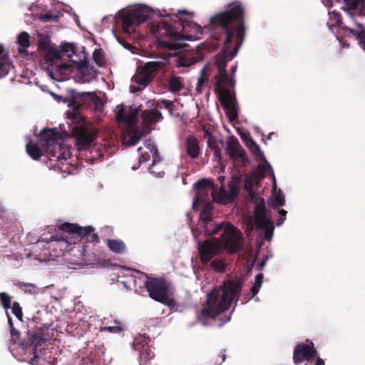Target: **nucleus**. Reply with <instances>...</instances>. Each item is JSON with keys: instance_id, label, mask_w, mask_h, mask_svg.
<instances>
[{"instance_id": "nucleus-1", "label": "nucleus", "mask_w": 365, "mask_h": 365, "mask_svg": "<svg viewBox=\"0 0 365 365\" xmlns=\"http://www.w3.org/2000/svg\"><path fill=\"white\" fill-rule=\"evenodd\" d=\"M186 10H178L175 15L178 21L173 23L166 21L153 24L150 31L162 48L177 51L184 48L185 41H195L200 38L202 32L200 26L192 21L179 16L180 14H188Z\"/></svg>"}, {"instance_id": "nucleus-2", "label": "nucleus", "mask_w": 365, "mask_h": 365, "mask_svg": "<svg viewBox=\"0 0 365 365\" xmlns=\"http://www.w3.org/2000/svg\"><path fill=\"white\" fill-rule=\"evenodd\" d=\"M245 10L241 2L230 4V8L217 13L210 19V24L215 28L221 29L226 34L224 41L225 55L234 57L245 36Z\"/></svg>"}, {"instance_id": "nucleus-3", "label": "nucleus", "mask_w": 365, "mask_h": 365, "mask_svg": "<svg viewBox=\"0 0 365 365\" xmlns=\"http://www.w3.org/2000/svg\"><path fill=\"white\" fill-rule=\"evenodd\" d=\"M242 288L240 281H226L222 285L214 287L207 294V298L197 315L202 325L207 326L211 320L227 311L235 297L239 296Z\"/></svg>"}, {"instance_id": "nucleus-4", "label": "nucleus", "mask_w": 365, "mask_h": 365, "mask_svg": "<svg viewBox=\"0 0 365 365\" xmlns=\"http://www.w3.org/2000/svg\"><path fill=\"white\" fill-rule=\"evenodd\" d=\"M227 64L225 56L218 57L216 60L218 73L215 76V91L230 122L233 123L238 119V103L234 90L235 82L227 73Z\"/></svg>"}, {"instance_id": "nucleus-5", "label": "nucleus", "mask_w": 365, "mask_h": 365, "mask_svg": "<svg viewBox=\"0 0 365 365\" xmlns=\"http://www.w3.org/2000/svg\"><path fill=\"white\" fill-rule=\"evenodd\" d=\"M136 274L143 282L150 298L168 306L173 303V300L168 296L169 284L165 279L149 277L139 271L136 272Z\"/></svg>"}, {"instance_id": "nucleus-6", "label": "nucleus", "mask_w": 365, "mask_h": 365, "mask_svg": "<svg viewBox=\"0 0 365 365\" xmlns=\"http://www.w3.org/2000/svg\"><path fill=\"white\" fill-rule=\"evenodd\" d=\"M150 11L148 6H139L124 11L120 16L123 31L130 34L135 27L145 23L150 17Z\"/></svg>"}, {"instance_id": "nucleus-7", "label": "nucleus", "mask_w": 365, "mask_h": 365, "mask_svg": "<svg viewBox=\"0 0 365 365\" xmlns=\"http://www.w3.org/2000/svg\"><path fill=\"white\" fill-rule=\"evenodd\" d=\"M214 239L217 240L220 245L229 253H237L242 250L244 239L242 232L231 224L227 225L223 228L219 239Z\"/></svg>"}, {"instance_id": "nucleus-8", "label": "nucleus", "mask_w": 365, "mask_h": 365, "mask_svg": "<svg viewBox=\"0 0 365 365\" xmlns=\"http://www.w3.org/2000/svg\"><path fill=\"white\" fill-rule=\"evenodd\" d=\"M162 61H149L139 66L132 81L140 86L137 91H141L153 82L158 72L164 68Z\"/></svg>"}, {"instance_id": "nucleus-9", "label": "nucleus", "mask_w": 365, "mask_h": 365, "mask_svg": "<svg viewBox=\"0 0 365 365\" xmlns=\"http://www.w3.org/2000/svg\"><path fill=\"white\" fill-rule=\"evenodd\" d=\"M58 229L73 235L78 241L85 240L88 242L98 243L100 241L98 235L93 233L94 228L89 225L81 227L77 224L64 222L58 226Z\"/></svg>"}, {"instance_id": "nucleus-10", "label": "nucleus", "mask_w": 365, "mask_h": 365, "mask_svg": "<svg viewBox=\"0 0 365 365\" xmlns=\"http://www.w3.org/2000/svg\"><path fill=\"white\" fill-rule=\"evenodd\" d=\"M227 150L233 163L237 166L245 167L249 163L246 152L235 137H231L227 143Z\"/></svg>"}, {"instance_id": "nucleus-11", "label": "nucleus", "mask_w": 365, "mask_h": 365, "mask_svg": "<svg viewBox=\"0 0 365 365\" xmlns=\"http://www.w3.org/2000/svg\"><path fill=\"white\" fill-rule=\"evenodd\" d=\"M69 94L71 97L72 106L78 109L88 107L90 103H97L100 101V98L94 92H77L74 89L69 90Z\"/></svg>"}, {"instance_id": "nucleus-12", "label": "nucleus", "mask_w": 365, "mask_h": 365, "mask_svg": "<svg viewBox=\"0 0 365 365\" xmlns=\"http://www.w3.org/2000/svg\"><path fill=\"white\" fill-rule=\"evenodd\" d=\"M317 354L314 344L309 341V344L299 343L294 347L293 353V362L297 365L304 361H309L314 359Z\"/></svg>"}, {"instance_id": "nucleus-13", "label": "nucleus", "mask_w": 365, "mask_h": 365, "mask_svg": "<svg viewBox=\"0 0 365 365\" xmlns=\"http://www.w3.org/2000/svg\"><path fill=\"white\" fill-rule=\"evenodd\" d=\"M196 189V198L198 202H204L208 197L209 190H211V194L213 200H216L217 186L215 185L213 180L210 179H201L195 184Z\"/></svg>"}, {"instance_id": "nucleus-14", "label": "nucleus", "mask_w": 365, "mask_h": 365, "mask_svg": "<svg viewBox=\"0 0 365 365\" xmlns=\"http://www.w3.org/2000/svg\"><path fill=\"white\" fill-rule=\"evenodd\" d=\"M76 145L79 150L91 148L96 138V133L83 127H77L74 130Z\"/></svg>"}, {"instance_id": "nucleus-15", "label": "nucleus", "mask_w": 365, "mask_h": 365, "mask_svg": "<svg viewBox=\"0 0 365 365\" xmlns=\"http://www.w3.org/2000/svg\"><path fill=\"white\" fill-rule=\"evenodd\" d=\"M199 258L202 264H206L219 253V248L211 240H205L198 246Z\"/></svg>"}, {"instance_id": "nucleus-16", "label": "nucleus", "mask_w": 365, "mask_h": 365, "mask_svg": "<svg viewBox=\"0 0 365 365\" xmlns=\"http://www.w3.org/2000/svg\"><path fill=\"white\" fill-rule=\"evenodd\" d=\"M211 207L210 205H206L202 212L200 213V220L204 223V231L207 235H212L217 234L222 229V223L217 224L213 222L210 216V211Z\"/></svg>"}, {"instance_id": "nucleus-17", "label": "nucleus", "mask_w": 365, "mask_h": 365, "mask_svg": "<svg viewBox=\"0 0 365 365\" xmlns=\"http://www.w3.org/2000/svg\"><path fill=\"white\" fill-rule=\"evenodd\" d=\"M39 139L41 145L47 148L59 143L61 140V135L54 128H44L39 134Z\"/></svg>"}, {"instance_id": "nucleus-18", "label": "nucleus", "mask_w": 365, "mask_h": 365, "mask_svg": "<svg viewBox=\"0 0 365 365\" xmlns=\"http://www.w3.org/2000/svg\"><path fill=\"white\" fill-rule=\"evenodd\" d=\"M185 150L186 154L192 159H197L201 155L202 150L199 140L194 135H188L185 139Z\"/></svg>"}, {"instance_id": "nucleus-19", "label": "nucleus", "mask_w": 365, "mask_h": 365, "mask_svg": "<svg viewBox=\"0 0 365 365\" xmlns=\"http://www.w3.org/2000/svg\"><path fill=\"white\" fill-rule=\"evenodd\" d=\"M250 200L255 205L254 210L255 223L267 222L270 219L268 216L269 210L267 209L264 199L257 196V201Z\"/></svg>"}, {"instance_id": "nucleus-20", "label": "nucleus", "mask_w": 365, "mask_h": 365, "mask_svg": "<svg viewBox=\"0 0 365 365\" xmlns=\"http://www.w3.org/2000/svg\"><path fill=\"white\" fill-rule=\"evenodd\" d=\"M46 151L50 158H56L57 160H66L71 155L68 149L60 142L47 148Z\"/></svg>"}, {"instance_id": "nucleus-21", "label": "nucleus", "mask_w": 365, "mask_h": 365, "mask_svg": "<svg viewBox=\"0 0 365 365\" xmlns=\"http://www.w3.org/2000/svg\"><path fill=\"white\" fill-rule=\"evenodd\" d=\"M134 346L135 349L139 350L140 352V365H146L150 359L154 358V352L147 342L138 347L137 339H135Z\"/></svg>"}, {"instance_id": "nucleus-22", "label": "nucleus", "mask_w": 365, "mask_h": 365, "mask_svg": "<svg viewBox=\"0 0 365 365\" xmlns=\"http://www.w3.org/2000/svg\"><path fill=\"white\" fill-rule=\"evenodd\" d=\"M141 118L144 125L150 126L155 125L163 118L162 113L157 109L145 110L141 113Z\"/></svg>"}, {"instance_id": "nucleus-23", "label": "nucleus", "mask_w": 365, "mask_h": 365, "mask_svg": "<svg viewBox=\"0 0 365 365\" xmlns=\"http://www.w3.org/2000/svg\"><path fill=\"white\" fill-rule=\"evenodd\" d=\"M28 336V341L34 346L33 348V353H34V357L31 359V364H34V361L38 358V355L37 354L36 347L38 346L41 345V342L44 341V339H43L41 334L38 332H27Z\"/></svg>"}, {"instance_id": "nucleus-24", "label": "nucleus", "mask_w": 365, "mask_h": 365, "mask_svg": "<svg viewBox=\"0 0 365 365\" xmlns=\"http://www.w3.org/2000/svg\"><path fill=\"white\" fill-rule=\"evenodd\" d=\"M205 137L207 138V146L213 151L215 160L220 162L222 160V156L217 138H215L207 130L205 132Z\"/></svg>"}, {"instance_id": "nucleus-25", "label": "nucleus", "mask_w": 365, "mask_h": 365, "mask_svg": "<svg viewBox=\"0 0 365 365\" xmlns=\"http://www.w3.org/2000/svg\"><path fill=\"white\" fill-rule=\"evenodd\" d=\"M10 63L8 62V55L2 45H0V78L8 74Z\"/></svg>"}, {"instance_id": "nucleus-26", "label": "nucleus", "mask_w": 365, "mask_h": 365, "mask_svg": "<svg viewBox=\"0 0 365 365\" xmlns=\"http://www.w3.org/2000/svg\"><path fill=\"white\" fill-rule=\"evenodd\" d=\"M61 58V51L60 50L53 46L51 49L46 51V53L43 56V60L46 63L48 66H53L56 61Z\"/></svg>"}, {"instance_id": "nucleus-27", "label": "nucleus", "mask_w": 365, "mask_h": 365, "mask_svg": "<svg viewBox=\"0 0 365 365\" xmlns=\"http://www.w3.org/2000/svg\"><path fill=\"white\" fill-rule=\"evenodd\" d=\"M257 227L258 228L262 229L264 230V239L267 241H270L272 238L273 234H274V222L273 221L269 219L268 220V222L256 224Z\"/></svg>"}, {"instance_id": "nucleus-28", "label": "nucleus", "mask_w": 365, "mask_h": 365, "mask_svg": "<svg viewBox=\"0 0 365 365\" xmlns=\"http://www.w3.org/2000/svg\"><path fill=\"white\" fill-rule=\"evenodd\" d=\"M26 150L28 155L34 160H38L43 155L42 151L36 143L31 141L26 145Z\"/></svg>"}, {"instance_id": "nucleus-29", "label": "nucleus", "mask_w": 365, "mask_h": 365, "mask_svg": "<svg viewBox=\"0 0 365 365\" xmlns=\"http://www.w3.org/2000/svg\"><path fill=\"white\" fill-rule=\"evenodd\" d=\"M108 248L114 253L122 254L125 252L126 247L125 243L120 240H107L106 242Z\"/></svg>"}, {"instance_id": "nucleus-30", "label": "nucleus", "mask_w": 365, "mask_h": 365, "mask_svg": "<svg viewBox=\"0 0 365 365\" xmlns=\"http://www.w3.org/2000/svg\"><path fill=\"white\" fill-rule=\"evenodd\" d=\"M137 121L138 112L136 110L130 112L128 114L125 115L124 119L122 120V123H125L129 130L137 128Z\"/></svg>"}, {"instance_id": "nucleus-31", "label": "nucleus", "mask_w": 365, "mask_h": 365, "mask_svg": "<svg viewBox=\"0 0 365 365\" xmlns=\"http://www.w3.org/2000/svg\"><path fill=\"white\" fill-rule=\"evenodd\" d=\"M17 43L22 48L19 49V52H25L24 49L30 46L29 34L26 31L21 32L17 37Z\"/></svg>"}, {"instance_id": "nucleus-32", "label": "nucleus", "mask_w": 365, "mask_h": 365, "mask_svg": "<svg viewBox=\"0 0 365 365\" xmlns=\"http://www.w3.org/2000/svg\"><path fill=\"white\" fill-rule=\"evenodd\" d=\"M214 200L216 202L222 203L223 205L232 202L229 192L224 187H221L220 188L218 193L216 192V200Z\"/></svg>"}, {"instance_id": "nucleus-33", "label": "nucleus", "mask_w": 365, "mask_h": 365, "mask_svg": "<svg viewBox=\"0 0 365 365\" xmlns=\"http://www.w3.org/2000/svg\"><path fill=\"white\" fill-rule=\"evenodd\" d=\"M183 87L181 78L173 76L168 80V88L170 91L176 93L180 91Z\"/></svg>"}, {"instance_id": "nucleus-34", "label": "nucleus", "mask_w": 365, "mask_h": 365, "mask_svg": "<svg viewBox=\"0 0 365 365\" xmlns=\"http://www.w3.org/2000/svg\"><path fill=\"white\" fill-rule=\"evenodd\" d=\"M15 284L25 292L29 294H35L37 292L38 288L36 285L31 283H26L24 282H17Z\"/></svg>"}, {"instance_id": "nucleus-35", "label": "nucleus", "mask_w": 365, "mask_h": 365, "mask_svg": "<svg viewBox=\"0 0 365 365\" xmlns=\"http://www.w3.org/2000/svg\"><path fill=\"white\" fill-rule=\"evenodd\" d=\"M248 140L250 142V149L252 153L255 155L260 157L262 160L265 161L268 164L263 152L261 150L259 146L256 143V142L252 138H250Z\"/></svg>"}, {"instance_id": "nucleus-36", "label": "nucleus", "mask_w": 365, "mask_h": 365, "mask_svg": "<svg viewBox=\"0 0 365 365\" xmlns=\"http://www.w3.org/2000/svg\"><path fill=\"white\" fill-rule=\"evenodd\" d=\"M156 107H157V109L165 108V109H167L168 110L169 113L171 115H173V112L175 110V106L173 104V102L170 100L164 99V100H161V101H158L156 104Z\"/></svg>"}, {"instance_id": "nucleus-37", "label": "nucleus", "mask_w": 365, "mask_h": 365, "mask_svg": "<svg viewBox=\"0 0 365 365\" xmlns=\"http://www.w3.org/2000/svg\"><path fill=\"white\" fill-rule=\"evenodd\" d=\"M196 62V59L194 57H187L185 56H182L179 57L177 61V66L178 67H188Z\"/></svg>"}, {"instance_id": "nucleus-38", "label": "nucleus", "mask_w": 365, "mask_h": 365, "mask_svg": "<svg viewBox=\"0 0 365 365\" xmlns=\"http://www.w3.org/2000/svg\"><path fill=\"white\" fill-rule=\"evenodd\" d=\"M131 134L128 140V145H136L142 137V133H140L138 128L135 129H130Z\"/></svg>"}, {"instance_id": "nucleus-39", "label": "nucleus", "mask_w": 365, "mask_h": 365, "mask_svg": "<svg viewBox=\"0 0 365 365\" xmlns=\"http://www.w3.org/2000/svg\"><path fill=\"white\" fill-rule=\"evenodd\" d=\"M245 190L248 192L250 200H255V202L257 201V195L253 190V182L252 180L247 178L245 180Z\"/></svg>"}, {"instance_id": "nucleus-40", "label": "nucleus", "mask_w": 365, "mask_h": 365, "mask_svg": "<svg viewBox=\"0 0 365 365\" xmlns=\"http://www.w3.org/2000/svg\"><path fill=\"white\" fill-rule=\"evenodd\" d=\"M93 58L96 65L99 67H103L106 64L104 56L100 49H96L93 53Z\"/></svg>"}, {"instance_id": "nucleus-41", "label": "nucleus", "mask_w": 365, "mask_h": 365, "mask_svg": "<svg viewBox=\"0 0 365 365\" xmlns=\"http://www.w3.org/2000/svg\"><path fill=\"white\" fill-rule=\"evenodd\" d=\"M263 274L259 273L255 276V283L250 289V292H253L254 294H257L259 289L262 284Z\"/></svg>"}, {"instance_id": "nucleus-42", "label": "nucleus", "mask_w": 365, "mask_h": 365, "mask_svg": "<svg viewBox=\"0 0 365 365\" xmlns=\"http://www.w3.org/2000/svg\"><path fill=\"white\" fill-rule=\"evenodd\" d=\"M0 303L4 309L7 310L11 306V297L6 292L0 293Z\"/></svg>"}, {"instance_id": "nucleus-43", "label": "nucleus", "mask_w": 365, "mask_h": 365, "mask_svg": "<svg viewBox=\"0 0 365 365\" xmlns=\"http://www.w3.org/2000/svg\"><path fill=\"white\" fill-rule=\"evenodd\" d=\"M54 46L51 45V41L47 38H41L38 42V49L40 51H47Z\"/></svg>"}, {"instance_id": "nucleus-44", "label": "nucleus", "mask_w": 365, "mask_h": 365, "mask_svg": "<svg viewBox=\"0 0 365 365\" xmlns=\"http://www.w3.org/2000/svg\"><path fill=\"white\" fill-rule=\"evenodd\" d=\"M210 267L216 272H223L226 264L222 260L216 259L211 262Z\"/></svg>"}, {"instance_id": "nucleus-45", "label": "nucleus", "mask_w": 365, "mask_h": 365, "mask_svg": "<svg viewBox=\"0 0 365 365\" xmlns=\"http://www.w3.org/2000/svg\"><path fill=\"white\" fill-rule=\"evenodd\" d=\"M284 204V198L281 192L274 194V198L272 202V207L277 209Z\"/></svg>"}, {"instance_id": "nucleus-46", "label": "nucleus", "mask_w": 365, "mask_h": 365, "mask_svg": "<svg viewBox=\"0 0 365 365\" xmlns=\"http://www.w3.org/2000/svg\"><path fill=\"white\" fill-rule=\"evenodd\" d=\"M11 309L12 313L17 317V319H19L20 321H22L23 313L19 303L17 302H14L13 303Z\"/></svg>"}, {"instance_id": "nucleus-47", "label": "nucleus", "mask_w": 365, "mask_h": 365, "mask_svg": "<svg viewBox=\"0 0 365 365\" xmlns=\"http://www.w3.org/2000/svg\"><path fill=\"white\" fill-rule=\"evenodd\" d=\"M71 71H72V66L67 63H61V65L58 66L56 68V71L58 72L61 75L67 74L68 73L71 72Z\"/></svg>"}, {"instance_id": "nucleus-48", "label": "nucleus", "mask_w": 365, "mask_h": 365, "mask_svg": "<svg viewBox=\"0 0 365 365\" xmlns=\"http://www.w3.org/2000/svg\"><path fill=\"white\" fill-rule=\"evenodd\" d=\"M11 332V341L13 344L20 343L21 333L14 327H12L10 330Z\"/></svg>"}, {"instance_id": "nucleus-49", "label": "nucleus", "mask_w": 365, "mask_h": 365, "mask_svg": "<svg viewBox=\"0 0 365 365\" xmlns=\"http://www.w3.org/2000/svg\"><path fill=\"white\" fill-rule=\"evenodd\" d=\"M116 110H117L116 113H115L116 120L118 123H122V120L124 119V117L125 115V108H124L123 106L119 105L117 106Z\"/></svg>"}, {"instance_id": "nucleus-50", "label": "nucleus", "mask_w": 365, "mask_h": 365, "mask_svg": "<svg viewBox=\"0 0 365 365\" xmlns=\"http://www.w3.org/2000/svg\"><path fill=\"white\" fill-rule=\"evenodd\" d=\"M150 155L149 153H148V152L141 153L140 156L138 159V166H133L132 169L136 170L137 168H138L140 167V164L141 163L147 162L150 159Z\"/></svg>"}, {"instance_id": "nucleus-51", "label": "nucleus", "mask_w": 365, "mask_h": 365, "mask_svg": "<svg viewBox=\"0 0 365 365\" xmlns=\"http://www.w3.org/2000/svg\"><path fill=\"white\" fill-rule=\"evenodd\" d=\"M77 68L79 71V72L83 74L85 72L84 71L85 69L89 70L90 68H89V63H88V60L87 59L81 60L78 63Z\"/></svg>"}, {"instance_id": "nucleus-52", "label": "nucleus", "mask_w": 365, "mask_h": 365, "mask_svg": "<svg viewBox=\"0 0 365 365\" xmlns=\"http://www.w3.org/2000/svg\"><path fill=\"white\" fill-rule=\"evenodd\" d=\"M239 187L236 184H232L230 187L229 194L230 195V198L233 201L239 194Z\"/></svg>"}, {"instance_id": "nucleus-53", "label": "nucleus", "mask_w": 365, "mask_h": 365, "mask_svg": "<svg viewBox=\"0 0 365 365\" xmlns=\"http://www.w3.org/2000/svg\"><path fill=\"white\" fill-rule=\"evenodd\" d=\"M123 330V328L120 326H109L101 328V331H108L110 333H120Z\"/></svg>"}, {"instance_id": "nucleus-54", "label": "nucleus", "mask_w": 365, "mask_h": 365, "mask_svg": "<svg viewBox=\"0 0 365 365\" xmlns=\"http://www.w3.org/2000/svg\"><path fill=\"white\" fill-rule=\"evenodd\" d=\"M52 95L56 101L68 103V105H72L71 97L70 96L68 98H67L55 93H52Z\"/></svg>"}, {"instance_id": "nucleus-55", "label": "nucleus", "mask_w": 365, "mask_h": 365, "mask_svg": "<svg viewBox=\"0 0 365 365\" xmlns=\"http://www.w3.org/2000/svg\"><path fill=\"white\" fill-rule=\"evenodd\" d=\"M51 241H59V242H61L62 243L65 244V250H67L68 249V244H71V242H68V240H66L65 239L64 237H58V235H52L51 237Z\"/></svg>"}, {"instance_id": "nucleus-56", "label": "nucleus", "mask_w": 365, "mask_h": 365, "mask_svg": "<svg viewBox=\"0 0 365 365\" xmlns=\"http://www.w3.org/2000/svg\"><path fill=\"white\" fill-rule=\"evenodd\" d=\"M145 148L153 155H156L158 153V149L156 146L151 142L150 140H146L145 143Z\"/></svg>"}, {"instance_id": "nucleus-57", "label": "nucleus", "mask_w": 365, "mask_h": 365, "mask_svg": "<svg viewBox=\"0 0 365 365\" xmlns=\"http://www.w3.org/2000/svg\"><path fill=\"white\" fill-rule=\"evenodd\" d=\"M208 81V76L206 72V68L204 67L201 71H200V76L198 78L197 82L200 83V84H204L205 83Z\"/></svg>"}, {"instance_id": "nucleus-58", "label": "nucleus", "mask_w": 365, "mask_h": 365, "mask_svg": "<svg viewBox=\"0 0 365 365\" xmlns=\"http://www.w3.org/2000/svg\"><path fill=\"white\" fill-rule=\"evenodd\" d=\"M279 217L277 220V225L281 226L284 223V222L286 219L287 211L284 209L279 210Z\"/></svg>"}, {"instance_id": "nucleus-59", "label": "nucleus", "mask_w": 365, "mask_h": 365, "mask_svg": "<svg viewBox=\"0 0 365 365\" xmlns=\"http://www.w3.org/2000/svg\"><path fill=\"white\" fill-rule=\"evenodd\" d=\"M257 294H254L253 292H250L249 293L244 294L241 299V302L242 304H246L252 298H254Z\"/></svg>"}, {"instance_id": "nucleus-60", "label": "nucleus", "mask_w": 365, "mask_h": 365, "mask_svg": "<svg viewBox=\"0 0 365 365\" xmlns=\"http://www.w3.org/2000/svg\"><path fill=\"white\" fill-rule=\"evenodd\" d=\"M361 1V0H344L347 6L351 9L357 8Z\"/></svg>"}, {"instance_id": "nucleus-61", "label": "nucleus", "mask_w": 365, "mask_h": 365, "mask_svg": "<svg viewBox=\"0 0 365 365\" xmlns=\"http://www.w3.org/2000/svg\"><path fill=\"white\" fill-rule=\"evenodd\" d=\"M74 48V46L69 43H63L61 45V51L63 53H67L70 51H73Z\"/></svg>"}, {"instance_id": "nucleus-62", "label": "nucleus", "mask_w": 365, "mask_h": 365, "mask_svg": "<svg viewBox=\"0 0 365 365\" xmlns=\"http://www.w3.org/2000/svg\"><path fill=\"white\" fill-rule=\"evenodd\" d=\"M86 247H87V245H78L77 246L75 245L73 248H77L78 251L81 252V257H84L86 256Z\"/></svg>"}, {"instance_id": "nucleus-63", "label": "nucleus", "mask_w": 365, "mask_h": 365, "mask_svg": "<svg viewBox=\"0 0 365 365\" xmlns=\"http://www.w3.org/2000/svg\"><path fill=\"white\" fill-rule=\"evenodd\" d=\"M155 163H156V160L154 159L151 166L149 168V170H150V173H156V171L155 170Z\"/></svg>"}, {"instance_id": "nucleus-64", "label": "nucleus", "mask_w": 365, "mask_h": 365, "mask_svg": "<svg viewBox=\"0 0 365 365\" xmlns=\"http://www.w3.org/2000/svg\"><path fill=\"white\" fill-rule=\"evenodd\" d=\"M324 361L322 359L317 357L314 365H324Z\"/></svg>"}]
</instances>
